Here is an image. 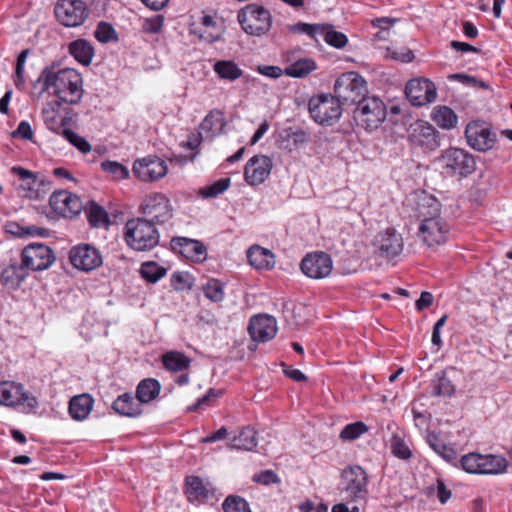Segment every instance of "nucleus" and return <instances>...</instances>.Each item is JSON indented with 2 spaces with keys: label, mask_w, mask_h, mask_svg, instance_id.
<instances>
[{
  "label": "nucleus",
  "mask_w": 512,
  "mask_h": 512,
  "mask_svg": "<svg viewBox=\"0 0 512 512\" xmlns=\"http://www.w3.org/2000/svg\"><path fill=\"white\" fill-rule=\"evenodd\" d=\"M37 83L43 92H49L65 104H77L83 97L82 74L73 68L47 66L41 71Z\"/></svg>",
  "instance_id": "nucleus-1"
},
{
  "label": "nucleus",
  "mask_w": 512,
  "mask_h": 512,
  "mask_svg": "<svg viewBox=\"0 0 512 512\" xmlns=\"http://www.w3.org/2000/svg\"><path fill=\"white\" fill-rule=\"evenodd\" d=\"M417 218L420 221L418 236L428 247L446 242L449 226L441 217V204L433 196L423 194L417 201Z\"/></svg>",
  "instance_id": "nucleus-2"
},
{
  "label": "nucleus",
  "mask_w": 512,
  "mask_h": 512,
  "mask_svg": "<svg viewBox=\"0 0 512 512\" xmlns=\"http://www.w3.org/2000/svg\"><path fill=\"white\" fill-rule=\"evenodd\" d=\"M160 234L155 224L147 218L129 219L124 227V240L134 251H149L159 244Z\"/></svg>",
  "instance_id": "nucleus-3"
},
{
  "label": "nucleus",
  "mask_w": 512,
  "mask_h": 512,
  "mask_svg": "<svg viewBox=\"0 0 512 512\" xmlns=\"http://www.w3.org/2000/svg\"><path fill=\"white\" fill-rule=\"evenodd\" d=\"M338 489L349 503L365 501L368 495V474L359 465H350L340 474Z\"/></svg>",
  "instance_id": "nucleus-4"
},
{
  "label": "nucleus",
  "mask_w": 512,
  "mask_h": 512,
  "mask_svg": "<svg viewBox=\"0 0 512 512\" xmlns=\"http://www.w3.org/2000/svg\"><path fill=\"white\" fill-rule=\"evenodd\" d=\"M335 97L342 104H357L367 98L365 79L356 72H347L338 77L334 85Z\"/></svg>",
  "instance_id": "nucleus-5"
},
{
  "label": "nucleus",
  "mask_w": 512,
  "mask_h": 512,
  "mask_svg": "<svg viewBox=\"0 0 512 512\" xmlns=\"http://www.w3.org/2000/svg\"><path fill=\"white\" fill-rule=\"evenodd\" d=\"M238 21L247 34L261 36L270 30L272 16L265 7L249 4L239 11Z\"/></svg>",
  "instance_id": "nucleus-6"
},
{
  "label": "nucleus",
  "mask_w": 512,
  "mask_h": 512,
  "mask_svg": "<svg viewBox=\"0 0 512 512\" xmlns=\"http://www.w3.org/2000/svg\"><path fill=\"white\" fill-rule=\"evenodd\" d=\"M386 115V106L383 101L377 97L362 99L353 112V117L357 125L366 130L378 128L385 120Z\"/></svg>",
  "instance_id": "nucleus-7"
},
{
  "label": "nucleus",
  "mask_w": 512,
  "mask_h": 512,
  "mask_svg": "<svg viewBox=\"0 0 512 512\" xmlns=\"http://www.w3.org/2000/svg\"><path fill=\"white\" fill-rule=\"evenodd\" d=\"M309 113L316 123L332 125L342 114L341 103L335 96L317 95L309 100Z\"/></svg>",
  "instance_id": "nucleus-8"
},
{
  "label": "nucleus",
  "mask_w": 512,
  "mask_h": 512,
  "mask_svg": "<svg viewBox=\"0 0 512 512\" xmlns=\"http://www.w3.org/2000/svg\"><path fill=\"white\" fill-rule=\"evenodd\" d=\"M139 212L154 224H163L173 216L170 199L163 193L153 192L141 201Z\"/></svg>",
  "instance_id": "nucleus-9"
},
{
  "label": "nucleus",
  "mask_w": 512,
  "mask_h": 512,
  "mask_svg": "<svg viewBox=\"0 0 512 512\" xmlns=\"http://www.w3.org/2000/svg\"><path fill=\"white\" fill-rule=\"evenodd\" d=\"M0 404L8 407L21 406L32 412L38 407L37 398L25 391L24 386L14 381L0 382Z\"/></svg>",
  "instance_id": "nucleus-10"
},
{
  "label": "nucleus",
  "mask_w": 512,
  "mask_h": 512,
  "mask_svg": "<svg viewBox=\"0 0 512 512\" xmlns=\"http://www.w3.org/2000/svg\"><path fill=\"white\" fill-rule=\"evenodd\" d=\"M11 172L18 176L19 185L17 190L19 194L28 199H41L50 190V181L45 177H39L34 172L22 167H12Z\"/></svg>",
  "instance_id": "nucleus-11"
},
{
  "label": "nucleus",
  "mask_w": 512,
  "mask_h": 512,
  "mask_svg": "<svg viewBox=\"0 0 512 512\" xmlns=\"http://www.w3.org/2000/svg\"><path fill=\"white\" fill-rule=\"evenodd\" d=\"M440 161L442 167L453 175L468 176L476 169V161L468 151L450 147L443 151Z\"/></svg>",
  "instance_id": "nucleus-12"
},
{
  "label": "nucleus",
  "mask_w": 512,
  "mask_h": 512,
  "mask_svg": "<svg viewBox=\"0 0 512 512\" xmlns=\"http://www.w3.org/2000/svg\"><path fill=\"white\" fill-rule=\"evenodd\" d=\"M21 259L27 270L42 271L48 269L55 262L56 257L47 245L33 243L22 250Z\"/></svg>",
  "instance_id": "nucleus-13"
},
{
  "label": "nucleus",
  "mask_w": 512,
  "mask_h": 512,
  "mask_svg": "<svg viewBox=\"0 0 512 512\" xmlns=\"http://www.w3.org/2000/svg\"><path fill=\"white\" fill-rule=\"evenodd\" d=\"M465 137L468 145L480 152L492 149L496 142V134L491 127L480 121H473L466 126Z\"/></svg>",
  "instance_id": "nucleus-14"
},
{
  "label": "nucleus",
  "mask_w": 512,
  "mask_h": 512,
  "mask_svg": "<svg viewBox=\"0 0 512 512\" xmlns=\"http://www.w3.org/2000/svg\"><path fill=\"white\" fill-rule=\"evenodd\" d=\"M405 94L414 106H424L436 100L437 89L427 78H413L406 84Z\"/></svg>",
  "instance_id": "nucleus-15"
},
{
  "label": "nucleus",
  "mask_w": 512,
  "mask_h": 512,
  "mask_svg": "<svg viewBox=\"0 0 512 512\" xmlns=\"http://www.w3.org/2000/svg\"><path fill=\"white\" fill-rule=\"evenodd\" d=\"M300 269L311 279H324L331 274L333 261L330 255L325 252H313L302 259Z\"/></svg>",
  "instance_id": "nucleus-16"
},
{
  "label": "nucleus",
  "mask_w": 512,
  "mask_h": 512,
  "mask_svg": "<svg viewBox=\"0 0 512 512\" xmlns=\"http://www.w3.org/2000/svg\"><path fill=\"white\" fill-rule=\"evenodd\" d=\"M55 15L63 25L76 27L87 17V8L82 0H60L55 7Z\"/></svg>",
  "instance_id": "nucleus-17"
},
{
  "label": "nucleus",
  "mask_w": 512,
  "mask_h": 512,
  "mask_svg": "<svg viewBox=\"0 0 512 512\" xmlns=\"http://www.w3.org/2000/svg\"><path fill=\"white\" fill-rule=\"evenodd\" d=\"M71 264L78 270L92 271L102 265L101 253L92 245L80 244L74 246L69 253Z\"/></svg>",
  "instance_id": "nucleus-18"
},
{
  "label": "nucleus",
  "mask_w": 512,
  "mask_h": 512,
  "mask_svg": "<svg viewBox=\"0 0 512 512\" xmlns=\"http://www.w3.org/2000/svg\"><path fill=\"white\" fill-rule=\"evenodd\" d=\"M132 171L143 182H154L163 178L168 171L166 163L153 156L144 157L134 162Z\"/></svg>",
  "instance_id": "nucleus-19"
},
{
  "label": "nucleus",
  "mask_w": 512,
  "mask_h": 512,
  "mask_svg": "<svg viewBox=\"0 0 512 512\" xmlns=\"http://www.w3.org/2000/svg\"><path fill=\"white\" fill-rule=\"evenodd\" d=\"M408 139L416 146L434 150L439 146L438 133L427 121L417 120L408 128Z\"/></svg>",
  "instance_id": "nucleus-20"
},
{
  "label": "nucleus",
  "mask_w": 512,
  "mask_h": 512,
  "mask_svg": "<svg viewBox=\"0 0 512 512\" xmlns=\"http://www.w3.org/2000/svg\"><path fill=\"white\" fill-rule=\"evenodd\" d=\"M49 204L56 213L66 218L78 215L83 208L81 199L66 190L53 192Z\"/></svg>",
  "instance_id": "nucleus-21"
},
{
  "label": "nucleus",
  "mask_w": 512,
  "mask_h": 512,
  "mask_svg": "<svg viewBox=\"0 0 512 512\" xmlns=\"http://www.w3.org/2000/svg\"><path fill=\"white\" fill-rule=\"evenodd\" d=\"M375 245L381 257L394 259L402 253L404 242L400 233L388 228L377 235Z\"/></svg>",
  "instance_id": "nucleus-22"
},
{
  "label": "nucleus",
  "mask_w": 512,
  "mask_h": 512,
  "mask_svg": "<svg viewBox=\"0 0 512 512\" xmlns=\"http://www.w3.org/2000/svg\"><path fill=\"white\" fill-rule=\"evenodd\" d=\"M272 160L266 155L253 156L245 165L244 178L249 185L262 184L270 175Z\"/></svg>",
  "instance_id": "nucleus-23"
},
{
  "label": "nucleus",
  "mask_w": 512,
  "mask_h": 512,
  "mask_svg": "<svg viewBox=\"0 0 512 512\" xmlns=\"http://www.w3.org/2000/svg\"><path fill=\"white\" fill-rule=\"evenodd\" d=\"M248 331L254 341H269L278 331L277 321L266 314L254 316L250 319Z\"/></svg>",
  "instance_id": "nucleus-24"
},
{
  "label": "nucleus",
  "mask_w": 512,
  "mask_h": 512,
  "mask_svg": "<svg viewBox=\"0 0 512 512\" xmlns=\"http://www.w3.org/2000/svg\"><path fill=\"white\" fill-rule=\"evenodd\" d=\"M171 243L173 249H177L187 259L201 262L206 258V249L200 241L185 237H175Z\"/></svg>",
  "instance_id": "nucleus-25"
},
{
  "label": "nucleus",
  "mask_w": 512,
  "mask_h": 512,
  "mask_svg": "<svg viewBox=\"0 0 512 512\" xmlns=\"http://www.w3.org/2000/svg\"><path fill=\"white\" fill-rule=\"evenodd\" d=\"M310 140L309 134L300 129L289 127L284 129L279 136V147L287 151H293L305 144Z\"/></svg>",
  "instance_id": "nucleus-26"
},
{
  "label": "nucleus",
  "mask_w": 512,
  "mask_h": 512,
  "mask_svg": "<svg viewBox=\"0 0 512 512\" xmlns=\"http://www.w3.org/2000/svg\"><path fill=\"white\" fill-rule=\"evenodd\" d=\"M225 125L224 114L220 110H212L200 124V135L206 139H213L223 132Z\"/></svg>",
  "instance_id": "nucleus-27"
},
{
  "label": "nucleus",
  "mask_w": 512,
  "mask_h": 512,
  "mask_svg": "<svg viewBox=\"0 0 512 512\" xmlns=\"http://www.w3.org/2000/svg\"><path fill=\"white\" fill-rule=\"evenodd\" d=\"M27 276L28 270L22 262L21 264L12 263L3 268L0 273V281L8 288L16 289L27 278Z\"/></svg>",
  "instance_id": "nucleus-28"
},
{
  "label": "nucleus",
  "mask_w": 512,
  "mask_h": 512,
  "mask_svg": "<svg viewBox=\"0 0 512 512\" xmlns=\"http://www.w3.org/2000/svg\"><path fill=\"white\" fill-rule=\"evenodd\" d=\"M61 101L47 102L42 109V117L45 126L52 132L58 133L63 127V118L60 113Z\"/></svg>",
  "instance_id": "nucleus-29"
},
{
  "label": "nucleus",
  "mask_w": 512,
  "mask_h": 512,
  "mask_svg": "<svg viewBox=\"0 0 512 512\" xmlns=\"http://www.w3.org/2000/svg\"><path fill=\"white\" fill-rule=\"evenodd\" d=\"M211 490L210 484L199 477L186 479V494L190 502H203L210 496Z\"/></svg>",
  "instance_id": "nucleus-30"
},
{
  "label": "nucleus",
  "mask_w": 512,
  "mask_h": 512,
  "mask_svg": "<svg viewBox=\"0 0 512 512\" xmlns=\"http://www.w3.org/2000/svg\"><path fill=\"white\" fill-rule=\"evenodd\" d=\"M94 400L88 394L73 397L69 403V413L77 421L86 419L93 408Z\"/></svg>",
  "instance_id": "nucleus-31"
},
{
  "label": "nucleus",
  "mask_w": 512,
  "mask_h": 512,
  "mask_svg": "<svg viewBox=\"0 0 512 512\" xmlns=\"http://www.w3.org/2000/svg\"><path fill=\"white\" fill-rule=\"evenodd\" d=\"M247 257L249 263L256 269H270L275 263L273 253L258 245L249 248Z\"/></svg>",
  "instance_id": "nucleus-32"
},
{
  "label": "nucleus",
  "mask_w": 512,
  "mask_h": 512,
  "mask_svg": "<svg viewBox=\"0 0 512 512\" xmlns=\"http://www.w3.org/2000/svg\"><path fill=\"white\" fill-rule=\"evenodd\" d=\"M141 404L138 399L135 400L131 395L129 394H123L120 395L114 402H113V409L116 413L128 416V417H136L141 414Z\"/></svg>",
  "instance_id": "nucleus-33"
},
{
  "label": "nucleus",
  "mask_w": 512,
  "mask_h": 512,
  "mask_svg": "<svg viewBox=\"0 0 512 512\" xmlns=\"http://www.w3.org/2000/svg\"><path fill=\"white\" fill-rule=\"evenodd\" d=\"M69 53L80 64L88 66L94 56V49L87 40L77 39L69 44Z\"/></svg>",
  "instance_id": "nucleus-34"
},
{
  "label": "nucleus",
  "mask_w": 512,
  "mask_h": 512,
  "mask_svg": "<svg viewBox=\"0 0 512 512\" xmlns=\"http://www.w3.org/2000/svg\"><path fill=\"white\" fill-rule=\"evenodd\" d=\"M322 38L325 43L336 49H343L347 43V36L335 29L332 24L321 23V29L319 33V39Z\"/></svg>",
  "instance_id": "nucleus-35"
},
{
  "label": "nucleus",
  "mask_w": 512,
  "mask_h": 512,
  "mask_svg": "<svg viewBox=\"0 0 512 512\" xmlns=\"http://www.w3.org/2000/svg\"><path fill=\"white\" fill-rule=\"evenodd\" d=\"M431 118L440 128L445 130L453 129L458 123L457 115L447 106H436Z\"/></svg>",
  "instance_id": "nucleus-36"
},
{
  "label": "nucleus",
  "mask_w": 512,
  "mask_h": 512,
  "mask_svg": "<svg viewBox=\"0 0 512 512\" xmlns=\"http://www.w3.org/2000/svg\"><path fill=\"white\" fill-rule=\"evenodd\" d=\"M219 78L235 81L243 75V70L232 60H218L213 65Z\"/></svg>",
  "instance_id": "nucleus-37"
},
{
  "label": "nucleus",
  "mask_w": 512,
  "mask_h": 512,
  "mask_svg": "<svg viewBox=\"0 0 512 512\" xmlns=\"http://www.w3.org/2000/svg\"><path fill=\"white\" fill-rule=\"evenodd\" d=\"M160 383L152 378L142 380L136 390V397L140 403H149L160 393Z\"/></svg>",
  "instance_id": "nucleus-38"
},
{
  "label": "nucleus",
  "mask_w": 512,
  "mask_h": 512,
  "mask_svg": "<svg viewBox=\"0 0 512 512\" xmlns=\"http://www.w3.org/2000/svg\"><path fill=\"white\" fill-rule=\"evenodd\" d=\"M190 359L179 351H169L162 355L164 367L171 372L186 370L190 365Z\"/></svg>",
  "instance_id": "nucleus-39"
},
{
  "label": "nucleus",
  "mask_w": 512,
  "mask_h": 512,
  "mask_svg": "<svg viewBox=\"0 0 512 512\" xmlns=\"http://www.w3.org/2000/svg\"><path fill=\"white\" fill-rule=\"evenodd\" d=\"M481 474H501L506 472L508 463L501 455H482Z\"/></svg>",
  "instance_id": "nucleus-40"
},
{
  "label": "nucleus",
  "mask_w": 512,
  "mask_h": 512,
  "mask_svg": "<svg viewBox=\"0 0 512 512\" xmlns=\"http://www.w3.org/2000/svg\"><path fill=\"white\" fill-rule=\"evenodd\" d=\"M257 445L256 432L251 427L243 428L237 436H235L229 446L240 450H252Z\"/></svg>",
  "instance_id": "nucleus-41"
},
{
  "label": "nucleus",
  "mask_w": 512,
  "mask_h": 512,
  "mask_svg": "<svg viewBox=\"0 0 512 512\" xmlns=\"http://www.w3.org/2000/svg\"><path fill=\"white\" fill-rule=\"evenodd\" d=\"M316 69V63L310 58L299 59L285 68V75L302 78Z\"/></svg>",
  "instance_id": "nucleus-42"
},
{
  "label": "nucleus",
  "mask_w": 512,
  "mask_h": 512,
  "mask_svg": "<svg viewBox=\"0 0 512 512\" xmlns=\"http://www.w3.org/2000/svg\"><path fill=\"white\" fill-rule=\"evenodd\" d=\"M167 273L166 268L155 261H147L141 264L140 274L149 283H156Z\"/></svg>",
  "instance_id": "nucleus-43"
},
{
  "label": "nucleus",
  "mask_w": 512,
  "mask_h": 512,
  "mask_svg": "<svg viewBox=\"0 0 512 512\" xmlns=\"http://www.w3.org/2000/svg\"><path fill=\"white\" fill-rule=\"evenodd\" d=\"M427 441L429 446L442 458L447 461H452L456 458L455 450L446 445L443 440L440 439L438 435L435 433H429L427 436Z\"/></svg>",
  "instance_id": "nucleus-44"
},
{
  "label": "nucleus",
  "mask_w": 512,
  "mask_h": 512,
  "mask_svg": "<svg viewBox=\"0 0 512 512\" xmlns=\"http://www.w3.org/2000/svg\"><path fill=\"white\" fill-rule=\"evenodd\" d=\"M321 29V23H305L298 22L288 26L289 32L293 34H303L309 37L311 40L315 42H319V33Z\"/></svg>",
  "instance_id": "nucleus-45"
},
{
  "label": "nucleus",
  "mask_w": 512,
  "mask_h": 512,
  "mask_svg": "<svg viewBox=\"0 0 512 512\" xmlns=\"http://www.w3.org/2000/svg\"><path fill=\"white\" fill-rule=\"evenodd\" d=\"M86 215L89 223L93 227H99L108 224V215L106 211L97 203L91 201L86 208Z\"/></svg>",
  "instance_id": "nucleus-46"
},
{
  "label": "nucleus",
  "mask_w": 512,
  "mask_h": 512,
  "mask_svg": "<svg viewBox=\"0 0 512 512\" xmlns=\"http://www.w3.org/2000/svg\"><path fill=\"white\" fill-rule=\"evenodd\" d=\"M455 391L452 381L444 372L437 373L433 380V395L449 397Z\"/></svg>",
  "instance_id": "nucleus-47"
},
{
  "label": "nucleus",
  "mask_w": 512,
  "mask_h": 512,
  "mask_svg": "<svg viewBox=\"0 0 512 512\" xmlns=\"http://www.w3.org/2000/svg\"><path fill=\"white\" fill-rule=\"evenodd\" d=\"M202 289L205 297L212 302H221L225 297L224 285L217 279H210Z\"/></svg>",
  "instance_id": "nucleus-48"
},
{
  "label": "nucleus",
  "mask_w": 512,
  "mask_h": 512,
  "mask_svg": "<svg viewBox=\"0 0 512 512\" xmlns=\"http://www.w3.org/2000/svg\"><path fill=\"white\" fill-rule=\"evenodd\" d=\"M368 431L365 423L358 421L346 425L340 432V438L344 441H353Z\"/></svg>",
  "instance_id": "nucleus-49"
},
{
  "label": "nucleus",
  "mask_w": 512,
  "mask_h": 512,
  "mask_svg": "<svg viewBox=\"0 0 512 512\" xmlns=\"http://www.w3.org/2000/svg\"><path fill=\"white\" fill-rule=\"evenodd\" d=\"M230 185V179H219L211 185L205 186L199 190V194L204 198H213L225 192Z\"/></svg>",
  "instance_id": "nucleus-50"
},
{
  "label": "nucleus",
  "mask_w": 512,
  "mask_h": 512,
  "mask_svg": "<svg viewBox=\"0 0 512 512\" xmlns=\"http://www.w3.org/2000/svg\"><path fill=\"white\" fill-rule=\"evenodd\" d=\"M482 460V454L469 453L461 458V466L470 474H481Z\"/></svg>",
  "instance_id": "nucleus-51"
},
{
  "label": "nucleus",
  "mask_w": 512,
  "mask_h": 512,
  "mask_svg": "<svg viewBox=\"0 0 512 512\" xmlns=\"http://www.w3.org/2000/svg\"><path fill=\"white\" fill-rule=\"evenodd\" d=\"M28 55H29V50L25 49V50L21 51V53L17 57L14 83L18 89H22L26 83L24 67H25V63H26Z\"/></svg>",
  "instance_id": "nucleus-52"
},
{
  "label": "nucleus",
  "mask_w": 512,
  "mask_h": 512,
  "mask_svg": "<svg viewBox=\"0 0 512 512\" xmlns=\"http://www.w3.org/2000/svg\"><path fill=\"white\" fill-rule=\"evenodd\" d=\"M225 512H251L249 504L239 496H229L222 504Z\"/></svg>",
  "instance_id": "nucleus-53"
},
{
  "label": "nucleus",
  "mask_w": 512,
  "mask_h": 512,
  "mask_svg": "<svg viewBox=\"0 0 512 512\" xmlns=\"http://www.w3.org/2000/svg\"><path fill=\"white\" fill-rule=\"evenodd\" d=\"M64 137L75 146L80 152L87 154L91 151V145L82 136L78 135L70 129L63 130Z\"/></svg>",
  "instance_id": "nucleus-54"
},
{
  "label": "nucleus",
  "mask_w": 512,
  "mask_h": 512,
  "mask_svg": "<svg viewBox=\"0 0 512 512\" xmlns=\"http://www.w3.org/2000/svg\"><path fill=\"white\" fill-rule=\"evenodd\" d=\"M101 167L105 172L111 174L116 179H125L129 175L128 169L121 163L115 161H104Z\"/></svg>",
  "instance_id": "nucleus-55"
},
{
  "label": "nucleus",
  "mask_w": 512,
  "mask_h": 512,
  "mask_svg": "<svg viewBox=\"0 0 512 512\" xmlns=\"http://www.w3.org/2000/svg\"><path fill=\"white\" fill-rule=\"evenodd\" d=\"M391 450L394 456L407 460L411 457V450L408 445L399 437H394L391 441Z\"/></svg>",
  "instance_id": "nucleus-56"
},
{
  "label": "nucleus",
  "mask_w": 512,
  "mask_h": 512,
  "mask_svg": "<svg viewBox=\"0 0 512 512\" xmlns=\"http://www.w3.org/2000/svg\"><path fill=\"white\" fill-rule=\"evenodd\" d=\"M95 37L102 43H107L115 38V30L107 23H100L95 30Z\"/></svg>",
  "instance_id": "nucleus-57"
},
{
  "label": "nucleus",
  "mask_w": 512,
  "mask_h": 512,
  "mask_svg": "<svg viewBox=\"0 0 512 512\" xmlns=\"http://www.w3.org/2000/svg\"><path fill=\"white\" fill-rule=\"evenodd\" d=\"M8 231L17 236V237H25L30 235H36L41 234L42 229L35 227V226H27V227H21L18 224H10Z\"/></svg>",
  "instance_id": "nucleus-58"
},
{
  "label": "nucleus",
  "mask_w": 512,
  "mask_h": 512,
  "mask_svg": "<svg viewBox=\"0 0 512 512\" xmlns=\"http://www.w3.org/2000/svg\"><path fill=\"white\" fill-rule=\"evenodd\" d=\"M33 135L32 127L27 121H21L17 129L12 133L14 138H21L25 140H32Z\"/></svg>",
  "instance_id": "nucleus-59"
},
{
  "label": "nucleus",
  "mask_w": 512,
  "mask_h": 512,
  "mask_svg": "<svg viewBox=\"0 0 512 512\" xmlns=\"http://www.w3.org/2000/svg\"><path fill=\"white\" fill-rule=\"evenodd\" d=\"M257 71L269 78L277 79L285 74V70H282L279 66L273 65H259Z\"/></svg>",
  "instance_id": "nucleus-60"
},
{
  "label": "nucleus",
  "mask_w": 512,
  "mask_h": 512,
  "mask_svg": "<svg viewBox=\"0 0 512 512\" xmlns=\"http://www.w3.org/2000/svg\"><path fill=\"white\" fill-rule=\"evenodd\" d=\"M433 295L430 292L423 291L419 299L416 301L415 306L418 311L428 308L433 303Z\"/></svg>",
  "instance_id": "nucleus-61"
},
{
  "label": "nucleus",
  "mask_w": 512,
  "mask_h": 512,
  "mask_svg": "<svg viewBox=\"0 0 512 512\" xmlns=\"http://www.w3.org/2000/svg\"><path fill=\"white\" fill-rule=\"evenodd\" d=\"M254 479H255V481L260 482L265 485L270 484V483H275L278 481L277 475L270 470H266V471L260 473L259 475H256L254 477Z\"/></svg>",
  "instance_id": "nucleus-62"
},
{
  "label": "nucleus",
  "mask_w": 512,
  "mask_h": 512,
  "mask_svg": "<svg viewBox=\"0 0 512 512\" xmlns=\"http://www.w3.org/2000/svg\"><path fill=\"white\" fill-rule=\"evenodd\" d=\"M437 497L442 504L446 503L451 497V491L446 488L441 480H437Z\"/></svg>",
  "instance_id": "nucleus-63"
},
{
  "label": "nucleus",
  "mask_w": 512,
  "mask_h": 512,
  "mask_svg": "<svg viewBox=\"0 0 512 512\" xmlns=\"http://www.w3.org/2000/svg\"><path fill=\"white\" fill-rule=\"evenodd\" d=\"M332 512H360V509L355 503H337L332 507Z\"/></svg>",
  "instance_id": "nucleus-64"
}]
</instances>
